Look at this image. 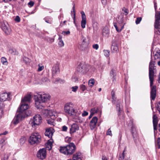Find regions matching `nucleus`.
I'll return each instance as SVG.
<instances>
[{
	"label": "nucleus",
	"instance_id": "nucleus-29",
	"mask_svg": "<svg viewBox=\"0 0 160 160\" xmlns=\"http://www.w3.org/2000/svg\"><path fill=\"white\" fill-rule=\"evenodd\" d=\"M48 123L52 125H54L55 123L54 122V118H50L47 120Z\"/></svg>",
	"mask_w": 160,
	"mask_h": 160
},
{
	"label": "nucleus",
	"instance_id": "nucleus-19",
	"mask_svg": "<svg viewBox=\"0 0 160 160\" xmlns=\"http://www.w3.org/2000/svg\"><path fill=\"white\" fill-rule=\"evenodd\" d=\"M59 72V66L57 64L54 65L52 67V73L53 76L55 75Z\"/></svg>",
	"mask_w": 160,
	"mask_h": 160
},
{
	"label": "nucleus",
	"instance_id": "nucleus-61",
	"mask_svg": "<svg viewBox=\"0 0 160 160\" xmlns=\"http://www.w3.org/2000/svg\"><path fill=\"white\" fill-rule=\"evenodd\" d=\"M111 96H115V92L113 90H112L111 92Z\"/></svg>",
	"mask_w": 160,
	"mask_h": 160
},
{
	"label": "nucleus",
	"instance_id": "nucleus-54",
	"mask_svg": "<svg viewBox=\"0 0 160 160\" xmlns=\"http://www.w3.org/2000/svg\"><path fill=\"white\" fill-rule=\"evenodd\" d=\"M68 128L65 126H63L62 127V131H66L67 130Z\"/></svg>",
	"mask_w": 160,
	"mask_h": 160
},
{
	"label": "nucleus",
	"instance_id": "nucleus-20",
	"mask_svg": "<svg viewBox=\"0 0 160 160\" xmlns=\"http://www.w3.org/2000/svg\"><path fill=\"white\" fill-rule=\"evenodd\" d=\"M31 99V95L30 94H28L25 96L22 99L21 102V104H24L25 103L27 104L26 102H29Z\"/></svg>",
	"mask_w": 160,
	"mask_h": 160
},
{
	"label": "nucleus",
	"instance_id": "nucleus-23",
	"mask_svg": "<svg viewBox=\"0 0 160 160\" xmlns=\"http://www.w3.org/2000/svg\"><path fill=\"white\" fill-rule=\"evenodd\" d=\"M155 22L154 23H157L160 22V12H156L155 15Z\"/></svg>",
	"mask_w": 160,
	"mask_h": 160
},
{
	"label": "nucleus",
	"instance_id": "nucleus-28",
	"mask_svg": "<svg viewBox=\"0 0 160 160\" xmlns=\"http://www.w3.org/2000/svg\"><path fill=\"white\" fill-rule=\"evenodd\" d=\"M92 27L94 31H97L98 28V24L97 22H94L93 24Z\"/></svg>",
	"mask_w": 160,
	"mask_h": 160
},
{
	"label": "nucleus",
	"instance_id": "nucleus-27",
	"mask_svg": "<svg viewBox=\"0 0 160 160\" xmlns=\"http://www.w3.org/2000/svg\"><path fill=\"white\" fill-rule=\"evenodd\" d=\"M153 56L155 59H160V52L157 51L155 53L153 52Z\"/></svg>",
	"mask_w": 160,
	"mask_h": 160
},
{
	"label": "nucleus",
	"instance_id": "nucleus-59",
	"mask_svg": "<svg viewBox=\"0 0 160 160\" xmlns=\"http://www.w3.org/2000/svg\"><path fill=\"white\" fill-rule=\"evenodd\" d=\"M102 2L103 5H105L107 3V0H101Z\"/></svg>",
	"mask_w": 160,
	"mask_h": 160
},
{
	"label": "nucleus",
	"instance_id": "nucleus-47",
	"mask_svg": "<svg viewBox=\"0 0 160 160\" xmlns=\"http://www.w3.org/2000/svg\"><path fill=\"white\" fill-rule=\"evenodd\" d=\"M58 44L60 47L63 46L64 45V43L63 41L62 40H60V41L59 42Z\"/></svg>",
	"mask_w": 160,
	"mask_h": 160
},
{
	"label": "nucleus",
	"instance_id": "nucleus-60",
	"mask_svg": "<svg viewBox=\"0 0 160 160\" xmlns=\"http://www.w3.org/2000/svg\"><path fill=\"white\" fill-rule=\"evenodd\" d=\"M102 160H108L107 158L104 156H102Z\"/></svg>",
	"mask_w": 160,
	"mask_h": 160
},
{
	"label": "nucleus",
	"instance_id": "nucleus-41",
	"mask_svg": "<svg viewBox=\"0 0 160 160\" xmlns=\"http://www.w3.org/2000/svg\"><path fill=\"white\" fill-rule=\"evenodd\" d=\"M142 18L141 17H138L137 18L135 22L137 24H138L142 20Z\"/></svg>",
	"mask_w": 160,
	"mask_h": 160
},
{
	"label": "nucleus",
	"instance_id": "nucleus-1",
	"mask_svg": "<svg viewBox=\"0 0 160 160\" xmlns=\"http://www.w3.org/2000/svg\"><path fill=\"white\" fill-rule=\"evenodd\" d=\"M29 107L28 104H22L17 110L16 116L13 119V122L15 124L18 123L20 120L25 118L31 115L32 111L27 110Z\"/></svg>",
	"mask_w": 160,
	"mask_h": 160
},
{
	"label": "nucleus",
	"instance_id": "nucleus-53",
	"mask_svg": "<svg viewBox=\"0 0 160 160\" xmlns=\"http://www.w3.org/2000/svg\"><path fill=\"white\" fill-rule=\"evenodd\" d=\"M70 33L69 31H63L62 32V34L64 35H68Z\"/></svg>",
	"mask_w": 160,
	"mask_h": 160
},
{
	"label": "nucleus",
	"instance_id": "nucleus-30",
	"mask_svg": "<svg viewBox=\"0 0 160 160\" xmlns=\"http://www.w3.org/2000/svg\"><path fill=\"white\" fill-rule=\"evenodd\" d=\"M26 138L25 137L23 136L21 137L19 140L20 143L21 145H22L25 142Z\"/></svg>",
	"mask_w": 160,
	"mask_h": 160
},
{
	"label": "nucleus",
	"instance_id": "nucleus-36",
	"mask_svg": "<svg viewBox=\"0 0 160 160\" xmlns=\"http://www.w3.org/2000/svg\"><path fill=\"white\" fill-rule=\"evenodd\" d=\"M95 83L94 79H90L88 81V85L89 86L92 87L94 85Z\"/></svg>",
	"mask_w": 160,
	"mask_h": 160
},
{
	"label": "nucleus",
	"instance_id": "nucleus-45",
	"mask_svg": "<svg viewBox=\"0 0 160 160\" xmlns=\"http://www.w3.org/2000/svg\"><path fill=\"white\" fill-rule=\"evenodd\" d=\"M157 145L158 148H160V138H158L157 140Z\"/></svg>",
	"mask_w": 160,
	"mask_h": 160
},
{
	"label": "nucleus",
	"instance_id": "nucleus-33",
	"mask_svg": "<svg viewBox=\"0 0 160 160\" xmlns=\"http://www.w3.org/2000/svg\"><path fill=\"white\" fill-rule=\"evenodd\" d=\"M111 50H117L118 48L117 45L115 43H112L111 47Z\"/></svg>",
	"mask_w": 160,
	"mask_h": 160
},
{
	"label": "nucleus",
	"instance_id": "nucleus-5",
	"mask_svg": "<svg viewBox=\"0 0 160 160\" xmlns=\"http://www.w3.org/2000/svg\"><path fill=\"white\" fill-rule=\"evenodd\" d=\"M64 111L70 116L74 115L77 113V110L71 103H66L64 107Z\"/></svg>",
	"mask_w": 160,
	"mask_h": 160
},
{
	"label": "nucleus",
	"instance_id": "nucleus-3",
	"mask_svg": "<svg viewBox=\"0 0 160 160\" xmlns=\"http://www.w3.org/2000/svg\"><path fill=\"white\" fill-rule=\"evenodd\" d=\"M48 94L42 93L38 95L37 98L35 99V105L38 109H42L44 108L43 103L48 101L50 98Z\"/></svg>",
	"mask_w": 160,
	"mask_h": 160
},
{
	"label": "nucleus",
	"instance_id": "nucleus-40",
	"mask_svg": "<svg viewBox=\"0 0 160 160\" xmlns=\"http://www.w3.org/2000/svg\"><path fill=\"white\" fill-rule=\"evenodd\" d=\"M106 135H110L111 136H112V131L111 130L110 128H109L108 129V131H107V132H106Z\"/></svg>",
	"mask_w": 160,
	"mask_h": 160
},
{
	"label": "nucleus",
	"instance_id": "nucleus-63",
	"mask_svg": "<svg viewBox=\"0 0 160 160\" xmlns=\"http://www.w3.org/2000/svg\"><path fill=\"white\" fill-rule=\"evenodd\" d=\"M11 53L12 54H13V55L15 54V52H16V51H11Z\"/></svg>",
	"mask_w": 160,
	"mask_h": 160
},
{
	"label": "nucleus",
	"instance_id": "nucleus-39",
	"mask_svg": "<svg viewBox=\"0 0 160 160\" xmlns=\"http://www.w3.org/2000/svg\"><path fill=\"white\" fill-rule=\"evenodd\" d=\"M78 86H75L72 87L71 88L72 89V92H75L77 91V89H78Z\"/></svg>",
	"mask_w": 160,
	"mask_h": 160
},
{
	"label": "nucleus",
	"instance_id": "nucleus-4",
	"mask_svg": "<svg viewBox=\"0 0 160 160\" xmlns=\"http://www.w3.org/2000/svg\"><path fill=\"white\" fill-rule=\"evenodd\" d=\"M75 150L76 146L72 142L65 146H60L59 149L60 152L67 155L72 154Z\"/></svg>",
	"mask_w": 160,
	"mask_h": 160
},
{
	"label": "nucleus",
	"instance_id": "nucleus-6",
	"mask_svg": "<svg viewBox=\"0 0 160 160\" xmlns=\"http://www.w3.org/2000/svg\"><path fill=\"white\" fill-rule=\"evenodd\" d=\"M41 136L38 133H33L32 134L28 140L29 143L31 144H38L41 140Z\"/></svg>",
	"mask_w": 160,
	"mask_h": 160
},
{
	"label": "nucleus",
	"instance_id": "nucleus-56",
	"mask_svg": "<svg viewBox=\"0 0 160 160\" xmlns=\"http://www.w3.org/2000/svg\"><path fill=\"white\" fill-rule=\"evenodd\" d=\"M120 105L119 104H117L116 105L117 109L118 111L119 112H120Z\"/></svg>",
	"mask_w": 160,
	"mask_h": 160
},
{
	"label": "nucleus",
	"instance_id": "nucleus-18",
	"mask_svg": "<svg viewBox=\"0 0 160 160\" xmlns=\"http://www.w3.org/2000/svg\"><path fill=\"white\" fill-rule=\"evenodd\" d=\"M79 127L77 124L73 123L71 126L70 128V133H72L76 132L79 129Z\"/></svg>",
	"mask_w": 160,
	"mask_h": 160
},
{
	"label": "nucleus",
	"instance_id": "nucleus-31",
	"mask_svg": "<svg viewBox=\"0 0 160 160\" xmlns=\"http://www.w3.org/2000/svg\"><path fill=\"white\" fill-rule=\"evenodd\" d=\"M97 112V111L95 110V108L92 109L91 110L90 114L89 117V119H90L94 115V113H96Z\"/></svg>",
	"mask_w": 160,
	"mask_h": 160
},
{
	"label": "nucleus",
	"instance_id": "nucleus-10",
	"mask_svg": "<svg viewBox=\"0 0 160 160\" xmlns=\"http://www.w3.org/2000/svg\"><path fill=\"white\" fill-rule=\"evenodd\" d=\"M130 122L129 123V126H131V132L132 134L133 138L134 139H136L137 138L138 134L137 131L136 130L135 125L133 123V121L132 120H130Z\"/></svg>",
	"mask_w": 160,
	"mask_h": 160
},
{
	"label": "nucleus",
	"instance_id": "nucleus-55",
	"mask_svg": "<svg viewBox=\"0 0 160 160\" xmlns=\"http://www.w3.org/2000/svg\"><path fill=\"white\" fill-rule=\"evenodd\" d=\"M41 80L43 82H45L47 81L48 80V79L47 78L44 77L42 78Z\"/></svg>",
	"mask_w": 160,
	"mask_h": 160
},
{
	"label": "nucleus",
	"instance_id": "nucleus-64",
	"mask_svg": "<svg viewBox=\"0 0 160 160\" xmlns=\"http://www.w3.org/2000/svg\"><path fill=\"white\" fill-rule=\"evenodd\" d=\"M8 133V132H7V131H5V132H4L1 133V134L2 135H5L6 134H7Z\"/></svg>",
	"mask_w": 160,
	"mask_h": 160
},
{
	"label": "nucleus",
	"instance_id": "nucleus-62",
	"mask_svg": "<svg viewBox=\"0 0 160 160\" xmlns=\"http://www.w3.org/2000/svg\"><path fill=\"white\" fill-rule=\"evenodd\" d=\"M72 80L73 82H76L78 80V78H74L72 79Z\"/></svg>",
	"mask_w": 160,
	"mask_h": 160
},
{
	"label": "nucleus",
	"instance_id": "nucleus-51",
	"mask_svg": "<svg viewBox=\"0 0 160 160\" xmlns=\"http://www.w3.org/2000/svg\"><path fill=\"white\" fill-rule=\"evenodd\" d=\"M88 114V112L86 111H84L83 113L82 114V116L83 117L87 116Z\"/></svg>",
	"mask_w": 160,
	"mask_h": 160
},
{
	"label": "nucleus",
	"instance_id": "nucleus-14",
	"mask_svg": "<svg viewBox=\"0 0 160 160\" xmlns=\"http://www.w3.org/2000/svg\"><path fill=\"white\" fill-rule=\"evenodd\" d=\"M10 93L5 92L2 93L0 96V101L2 102L7 100H9L11 99L10 97Z\"/></svg>",
	"mask_w": 160,
	"mask_h": 160
},
{
	"label": "nucleus",
	"instance_id": "nucleus-13",
	"mask_svg": "<svg viewBox=\"0 0 160 160\" xmlns=\"http://www.w3.org/2000/svg\"><path fill=\"white\" fill-rule=\"evenodd\" d=\"M54 132V130L52 128L50 127L46 129L44 134L46 136L48 137L49 138H51Z\"/></svg>",
	"mask_w": 160,
	"mask_h": 160
},
{
	"label": "nucleus",
	"instance_id": "nucleus-43",
	"mask_svg": "<svg viewBox=\"0 0 160 160\" xmlns=\"http://www.w3.org/2000/svg\"><path fill=\"white\" fill-rule=\"evenodd\" d=\"M104 54L105 56L106 57H108L109 56V52L108 51H103Z\"/></svg>",
	"mask_w": 160,
	"mask_h": 160
},
{
	"label": "nucleus",
	"instance_id": "nucleus-25",
	"mask_svg": "<svg viewBox=\"0 0 160 160\" xmlns=\"http://www.w3.org/2000/svg\"><path fill=\"white\" fill-rule=\"evenodd\" d=\"M154 27L156 32L158 31L160 34V22L154 23Z\"/></svg>",
	"mask_w": 160,
	"mask_h": 160
},
{
	"label": "nucleus",
	"instance_id": "nucleus-32",
	"mask_svg": "<svg viewBox=\"0 0 160 160\" xmlns=\"http://www.w3.org/2000/svg\"><path fill=\"white\" fill-rule=\"evenodd\" d=\"M23 61L26 64H29L31 62V60L26 57H24L23 58Z\"/></svg>",
	"mask_w": 160,
	"mask_h": 160
},
{
	"label": "nucleus",
	"instance_id": "nucleus-42",
	"mask_svg": "<svg viewBox=\"0 0 160 160\" xmlns=\"http://www.w3.org/2000/svg\"><path fill=\"white\" fill-rule=\"evenodd\" d=\"M38 66L39 67L37 70L38 72H40L44 68L43 66H40V64H38Z\"/></svg>",
	"mask_w": 160,
	"mask_h": 160
},
{
	"label": "nucleus",
	"instance_id": "nucleus-26",
	"mask_svg": "<svg viewBox=\"0 0 160 160\" xmlns=\"http://www.w3.org/2000/svg\"><path fill=\"white\" fill-rule=\"evenodd\" d=\"M113 25L114 27L115 28L116 30L118 32H120L121 31V30L123 29L124 26L123 25L122 27L121 26L120 28H118V26H117V24L116 22L113 23Z\"/></svg>",
	"mask_w": 160,
	"mask_h": 160
},
{
	"label": "nucleus",
	"instance_id": "nucleus-37",
	"mask_svg": "<svg viewBox=\"0 0 160 160\" xmlns=\"http://www.w3.org/2000/svg\"><path fill=\"white\" fill-rule=\"evenodd\" d=\"M80 88L82 91H84L87 88L85 85L82 84L80 86Z\"/></svg>",
	"mask_w": 160,
	"mask_h": 160
},
{
	"label": "nucleus",
	"instance_id": "nucleus-38",
	"mask_svg": "<svg viewBox=\"0 0 160 160\" xmlns=\"http://www.w3.org/2000/svg\"><path fill=\"white\" fill-rule=\"evenodd\" d=\"M122 11L124 12L123 14H124L125 15H127L128 14V9L124 7L122 9Z\"/></svg>",
	"mask_w": 160,
	"mask_h": 160
},
{
	"label": "nucleus",
	"instance_id": "nucleus-16",
	"mask_svg": "<svg viewBox=\"0 0 160 160\" xmlns=\"http://www.w3.org/2000/svg\"><path fill=\"white\" fill-rule=\"evenodd\" d=\"M98 120V118L97 117H94L92 118L90 122V126L91 129L93 130L95 128Z\"/></svg>",
	"mask_w": 160,
	"mask_h": 160
},
{
	"label": "nucleus",
	"instance_id": "nucleus-21",
	"mask_svg": "<svg viewBox=\"0 0 160 160\" xmlns=\"http://www.w3.org/2000/svg\"><path fill=\"white\" fill-rule=\"evenodd\" d=\"M82 156L81 152H77L73 154L72 159L73 160H82Z\"/></svg>",
	"mask_w": 160,
	"mask_h": 160
},
{
	"label": "nucleus",
	"instance_id": "nucleus-44",
	"mask_svg": "<svg viewBox=\"0 0 160 160\" xmlns=\"http://www.w3.org/2000/svg\"><path fill=\"white\" fill-rule=\"evenodd\" d=\"M157 109L159 113L160 114V101L157 103Z\"/></svg>",
	"mask_w": 160,
	"mask_h": 160
},
{
	"label": "nucleus",
	"instance_id": "nucleus-35",
	"mask_svg": "<svg viewBox=\"0 0 160 160\" xmlns=\"http://www.w3.org/2000/svg\"><path fill=\"white\" fill-rule=\"evenodd\" d=\"M1 61L3 64L5 65H7L8 64L7 59L6 58L2 57L1 58Z\"/></svg>",
	"mask_w": 160,
	"mask_h": 160
},
{
	"label": "nucleus",
	"instance_id": "nucleus-7",
	"mask_svg": "<svg viewBox=\"0 0 160 160\" xmlns=\"http://www.w3.org/2000/svg\"><path fill=\"white\" fill-rule=\"evenodd\" d=\"M30 124L32 127L35 128L39 125L42 122V118L39 114L35 115L30 120Z\"/></svg>",
	"mask_w": 160,
	"mask_h": 160
},
{
	"label": "nucleus",
	"instance_id": "nucleus-49",
	"mask_svg": "<svg viewBox=\"0 0 160 160\" xmlns=\"http://www.w3.org/2000/svg\"><path fill=\"white\" fill-rule=\"evenodd\" d=\"M56 81L60 82V83H64L65 82V81L64 80H63L57 78L56 80Z\"/></svg>",
	"mask_w": 160,
	"mask_h": 160
},
{
	"label": "nucleus",
	"instance_id": "nucleus-24",
	"mask_svg": "<svg viewBox=\"0 0 160 160\" xmlns=\"http://www.w3.org/2000/svg\"><path fill=\"white\" fill-rule=\"evenodd\" d=\"M82 47L84 48L86 47L88 45V43L86 42V39L85 38L82 37Z\"/></svg>",
	"mask_w": 160,
	"mask_h": 160
},
{
	"label": "nucleus",
	"instance_id": "nucleus-8",
	"mask_svg": "<svg viewBox=\"0 0 160 160\" xmlns=\"http://www.w3.org/2000/svg\"><path fill=\"white\" fill-rule=\"evenodd\" d=\"M90 68L89 65L80 63L77 67V71L80 73L84 74L88 72Z\"/></svg>",
	"mask_w": 160,
	"mask_h": 160
},
{
	"label": "nucleus",
	"instance_id": "nucleus-52",
	"mask_svg": "<svg viewBox=\"0 0 160 160\" xmlns=\"http://www.w3.org/2000/svg\"><path fill=\"white\" fill-rule=\"evenodd\" d=\"M34 4V2L33 1H30L28 4V5H29L30 7L33 6Z\"/></svg>",
	"mask_w": 160,
	"mask_h": 160
},
{
	"label": "nucleus",
	"instance_id": "nucleus-48",
	"mask_svg": "<svg viewBox=\"0 0 160 160\" xmlns=\"http://www.w3.org/2000/svg\"><path fill=\"white\" fill-rule=\"evenodd\" d=\"M92 47L94 49L97 50L98 49V44H94L92 45Z\"/></svg>",
	"mask_w": 160,
	"mask_h": 160
},
{
	"label": "nucleus",
	"instance_id": "nucleus-50",
	"mask_svg": "<svg viewBox=\"0 0 160 160\" xmlns=\"http://www.w3.org/2000/svg\"><path fill=\"white\" fill-rule=\"evenodd\" d=\"M72 12L73 13V17H75V4H74L73 5V7H72Z\"/></svg>",
	"mask_w": 160,
	"mask_h": 160
},
{
	"label": "nucleus",
	"instance_id": "nucleus-34",
	"mask_svg": "<svg viewBox=\"0 0 160 160\" xmlns=\"http://www.w3.org/2000/svg\"><path fill=\"white\" fill-rule=\"evenodd\" d=\"M102 32L103 34H108L109 32V30L107 27H105L103 30Z\"/></svg>",
	"mask_w": 160,
	"mask_h": 160
},
{
	"label": "nucleus",
	"instance_id": "nucleus-15",
	"mask_svg": "<svg viewBox=\"0 0 160 160\" xmlns=\"http://www.w3.org/2000/svg\"><path fill=\"white\" fill-rule=\"evenodd\" d=\"M81 14L82 18L81 26L82 28H85L87 22L86 16L84 12L83 11L81 12Z\"/></svg>",
	"mask_w": 160,
	"mask_h": 160
},
{
	"label": "nucleus",
	"instance_id": "nucleus-11",
	"mask_svg": "<svg viewBox=\"0 0 160 160\" xmlns=\"http://www.w3.org/2000/svg\"><path fill=\"white\" fill-rule=\"evenodd\" d=\"M46 151L44 148L40 149L38 152L37 154V157L38 158L43 160L46 157Z\"/></svg>",
	"mask_w": 160,
	"mask_h": 160
},
{
	"label": "nucleus",
	"instance_id": "nucleus-22",
	"mask_svg": "<svg viewBox=\"0 0 160 160\" xmlns=\"http://www.w3.org/2000/svg\"><path fill=\"white\" fill-rule=\"evenodd\" d=\"M110 76L112 79V80L113 81H114L115 80L116 78V74L115 70L112 69L110 72Z\"/></svg>",
	"mask_w": 160,
	"mask_h": 160
},
{
	"label": "nucleus",
	"instance_id": "nucleus-2",
	"mask_svg": "<svg viewBox=\"0 0 160 160\" xmlns=\"http://www.w3.org/2000/svg\"><path fill=\"white\" fill-rule=\"evenodd\" d=\"M155 62L151 60L150 61L149 67V77L150 81V87L151 88L150 98L154 100L156 96V86L155 85L152 86L154 81V76L155 72L154 71V64Z\"/></svg>",
	"mask_w": 160,
	"mask_h": 160
},
{
	"label": "nucleus",
	"instance_id": "nucleus-12",
	"mask_svg": "<svg viewBox=\"0 0 160 160\" xmlns=\"http://www.w3.org/2000/svg\"><path fill=\"white\" fill-rule=\"evenodd\" d=\"M2 28L7 34H9L11 32V30L7 22H4L2 24Z\"/></svg>",
	"mask_w": 160,
	"mask_h": 160
},
{
	"label": "nucleus",
	"instance_id": "nucleus-46",
	"mask_svg": "<svg viewBox=\"0 0 160 160\" xmlns=\"http://www.w3.org/2000/svg\"><path fill=\"white\" fill-rule=\"evenodd\" d=\"M14 20L17 22H19L20 21V18L19 16H17L16 18L14 19Z\"/></svg>",
	"mask_w": 160,
	"mask_h": 160
},
{
	"label": "nucleus",
	"instance_id": "nucleus-58",
	"mask_svg": "<svg viewBox=\"0 0 160 160\" xmlns=\"http://www.w3.org/2000/svg\"><path fill=\"white\" fill-rule=\"evenodd\" d=\"M112 102H115L116 100V98L115 97V96H112Z\"/></svg>",
	"mask_w": 160,
	"mask_h": 160
},
{
	"label": "nucleus",
	"instance_id": "nucleus-17",
	"mask_svg": "<svg viewBox=\"0 0 160 160\" xmlns=\"http://www.w3.org/2000/svg\"><path fill=\"white\" fill-rule=\"evenodd\" d=\"M152 119L153 129L155 132V131H156L157 129V127L158 121V118L156 114H154L153 116Z\"/></svg>",
	"mask_w": 160,
	"mask_h": 160
},
{
	"label": "nucleus",
	"instance_id": "nucleus-9",
	"mask_svg": "<svg viewBox=\"0 0 160 160\" xmlns=\"http://www.w3.org/2000/svg\"><path fill=\"white\" fill-rule=\"evenodd\" d=\"M41 113L42 115L44 117H55V115L54 113H53L51 110H48L47 109H45L44 108L41 109Z\"/></svg>",
	"mask_w": 160,
	"mask_h": 160
},
{
	"label": "nucleus",
	"instance_id": "nucleus-57",
	"mask_svg": "<svg viewBox=\"0 0 160 160\" xmlns=\"http://www.w3.org/2000/svg\"><path fill=\"white\" fill-rule=\"evenodd\" d=\"M54 41V39L52 38H49L48 39V41L50 43H52Z\"/></svg>",
	"mask_w": 160,
	"mask_h": 160
}]
</instances>
